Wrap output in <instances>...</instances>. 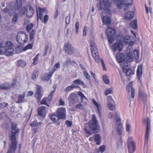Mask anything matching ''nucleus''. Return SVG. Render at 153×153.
<instances>
[{"instance_id": "nucleus-1", "label": "nucleus", "mask_w": 153, "mask_h": 153, "mask_svg": "<svg viewBox=\"0 0 153 153\" xmlns=\"http://www.w3.org/2000/svg\"><path fill=\"white\" fill-rule=\"evenodd\" d=\"M125 53L126 55L125 58L124 54L121 53L117 54L116 58L118 62L120 64V66L123 72L127 76H129L133 75L134 72L129 68L127 63L125 62V61L130 62L134 59L137 60L139 58V52L137 50H134L133 51L132 46L128 45Z\"/></svg>"}, {"instance_id": "nucleus-2", "label": "nucleus", "mask_w": 153, "mask_h": 153, "mask_svg": "<svg viewBox=\"0 0 153 153\" xmlns=\"http://www.w3.org/2000/svg\"><path fill=\"white\" fill-rule=\"evenodd\" d=\"M13 46V43L10 41L7 42L4 45L2 44L0 47V54L5 53L7 56L11 55L14 51Z\"/></svg>"}, {"instance_id": "nucleus-3", "label": "nucleus", "mask_w": 153, "mask_h": 153, "mask_svg": "<svg viewBox=\"0 0 153 153\" xmlns=\"http://www.w3.org/2000/svg\"><path fill=\"white\" fill-rule=\"evenodd\" d=\"M127 30L124 29L123 32L119 34L117 37L120 39V40L121 41V42L123 44V43H125L126 44H130L129 45L132 46L131 45L134 43V42L131 40L129 36L125 35L127 33Z\"/></svg>"}, {"instance_id": "nucleus-4", "label": "nucleus", "mask_w": 153, "mask_h": 153, "mask_svg": "<svg viewBox=\"0 0 153 153\" xmlns=\"http://www.w3.org/2000/svg\"><path fill=\"white\" fill-rule=\"evenodd\" d=\"M90 45L91 47V51L93 57L97 62H100V58L97 49L95 44V40L94 39L90 40Z\"/></svg>"}, {"instance_id": "nucleus-5", "label": "nucleus", "mask_w": 153, "mask_h": 153, "mask_svg": "<svg viewBox=\"0 0 153 153\" xmlns=\"http://www.w3.org/2000/svg\"><path fill=\"white\" fill-rule=\"evenodd\" d=\"M2 12L3 13H8L9 15L11 16H13L12 22L13 23L16 22L17 20L18 16L17 12L13 10V8L12 6H10L8 8L7 7L4 8Z\"/></svg>"}, {"instance_id": "nucleus-6", "label": "nucleus", "mask_w": 153, "mask_h": 153, "mask_svg": "<svg viewBox=\"0 0 153 153\" xmlns=\"http://www.w3.org/2000/svg\"><path fill=\"white\" fill-rule=\"evenodd\" d=\"M115 120V128L117 130V134L119 135L122 134L123 132V127L120 122V119L119 116V113L118 112L115 113L114 117Z\"/></svg>"}, {"instance_id": "nucleus-7", "label": "nucleus", "mask_w": 153, "mask_h": 153, "mask_svg": "<svg viewBox=\"0 0 153 153\" xmlns=\"http://www.w3.org/2000/svg\"><path fill=\"white\" fill-rule=\"evenodd\" d=\"M19 132V130L17 129L16 130L15 132L12 131V134L10 136V139L11 141L12 144L10 146V148L8 151L7 153H14L16 147V139L15 134L16 133Z\"/></svg>"}, {"instance_id": "nucleus-8", "label": "nucleus", "mask_w": 153, "mask_h": 153, "mask_svg": "<svg viewBox=\"0 0 153 153\" xmlns=\"http://www.w3.org/2000/svg\"><path fill=\"white\" fill-rule=\"evenodd\" d=\"M28 39V35L24 32H19L16 36L17 41L20 44H23L26 43Z\"/></svg>"}, {"instance_id": "nucleus-9", "label": "nucleus", "mask_w": 153, "mask_h": 153, "mask_svg": "<svg viewBox=\"0 0 153 153\" xmlns=\"http://www.w3.org/2000/svg\"><path fill=\"white\" fill-rule=\"evenodd\" d=\"M89 126L90 128L94 132H97L100 129V126L95 115H92V120L89 123Z\"/></svg>"}, {"instance_id": "nucleus-10", "label": "nucleus", "mask_w": 153, "mask_h": 153, "mask_svg": "<svg viewBox=\"0 0 153 153\" xmlns=\"http://www.w3.org/2000/svg\"><path fill=\"white\" fill-rule=\"evenodd\" d=\"M98 7L100 10H103L102 12V21L103 24L104 25H107L109 24L111 22L110 17L108 16H110L111 14V11L109 10V8H108V9L110 11V13H108L107 10V9H106V10H105V9L103 8L100 9L99 7Z\"/></svg>"}, {"instance_id": "nucleus-11", "label": "nucleus", "mask_w": 153, "mask_h": 153, "mask_svg": "<svg viewBox=\"0 0 153 153\" xmlns=\"http://www.w3.org/2000/svg\"><path fill=\"white\" fill-rule=\"evenodd\" d=\"M106 32L109 42L110 44L112 43L113 38L116 34L115 30L114 29L108 27L106 29Z\"/></svg>"}, {"instance_id": "nucleus-12", "label": "nucleus", "mask_w": 153, "mask_h": 153, "mask_svg": "<svg viewBox=\"0 0 153 153\" xmlns=\"http://www.w3.org/2000/svg\"><path fill=\"white\" fill-rule=\"evenodd\" d=\"M99 4L97 5L98 7L100 9L103 8L105 9V10L107 9L108 13H110L108 8L111 7V3L109 0H99Z\"/></svg>"}, {"instance_id": "nucleus-13", "label": "nucleus", "mask_w": 153, "mask_h": 153, "mask_svg": "<svg viewBox=\"0 0 153 153\" xmlns=\"http://www.w3.org/2000/svg\"><path fill=\"white\" fill-rule=\"evenodd\" d=\"M127 91L128 92V96L129 100L131 101L133 100L134 97V91L132 88V84L129 83L126 87Z\"/></svg>"}, {"instance_id": "nucleus-14", "label": "nucleus", "mask_w": 153, "mask_h": 153, "mask_svg": "<svg viewBox=\"0 0 153 153\" xmlns=\"http://www.w3.org/2000/svg\"><path fill=\"white\" fill-rule=\"evenodd\" d=\"M128 3H125L124 0H117L116 1V4L117 7L118 9L121 8L122 6L124 4L126 6L131 5L133 4L132 0H127Z\"/></svg>"}, {"instance_id": "nucleus-15", "label": "nucleus", "mask_w": 153, "mask_h": 153, "mask_svg": "<svg viewBox=\"0 0 153 153\" xmlns=\"http://www.w3.org/2000/svg\"><path fill=\"white\" fill-rule=\"evenodd\" d=\"M123 47L122 43L121 42V41L120 40V39L117 37L116 42L113 45V49L115 51H118L120 52L121 51Z\"/></svg>"}, {"instance_id": "nucleus-16", "label": "nucleus", "mask_w": 153, "mask_h": 153, "mask_svg": "<svg viewBox=\"0 0 153 153\" xmlns=\"http://www.w3.org/2000/svg\"><path fill=\"white\" fill-rule=\"evenodd\" d=\"M57 114L60 119H65L66 118V110L64 108H60L57 109Z\"/></svg>"}, {"instance_id": "nucleus-17", "label": "nucleus", "mask_w": 153, "mask_h": 153, "mask_svg": "<svg viewBox=\"0 0 153 153\" xmlns=\"http://www.w3.org/2000/svg\"><path fill=\"white\" fill-rule=\"evenodd\" d=\"M64 48L66 52L69 55L73 53L74 49L73 46L69 43H65L64 45Z\"/></svg>"}, {"instance_id": "nucleus-18", "label": "nucleus", "mask_w": 153, "mask_h": 153, "mask_svg": "<svg viewBox=\"0 0 153 153\" xmlns=\"http://www.w3.org/2000/svg\"><path fill=\"white\" fill-rule=\"evenodd\" d=\"M147 126L145 134V142L147 143L149 137V135L150 131L151 129L150 120L147 118L146 121Z\"/></svg>"}, {"instance_id": "nucleus-19", "label": "nucleus", "mask_w": 153, "mask_h": 153, "mask_svg": "<svg viewBox=\"0 0 153 153\" xmlns=\"http://www.w3.org/2000/svg\"><path fill=\"white\" fill-rule=\"evenodd\" d=\"M36 8L37 20H38L39 19L41 20L43 14L47 13L48 12V10L45 9H41L39 7H36Z\"/></svg>"}, {"instance_id": "nucleus-20", "label": "nucleus", "mask_w": 153, "mask_h": 153, "mask_svg": "<svg viewBox=\"0 0 153 153\" xmlns=\"http://www.w3.org/2000/svg\"><path fill=\"white\" fill-rule=\"evenodd\" d=\"M56 70L55 68H53L51 71L49 73H47L45 74L41 77V79L43 80L48 81L49 80L51 76L53 73L54 71Z\"/></svg>"}, {"instance_id": "nucleus-21", "label": "nucleus", "mask_w": 153, "mask_h": 153, "mask_svg": "<svg viewBox=\"0 0 153 153\" xmlns=\"http://www.w3.org/2000/svg\"><path fill=\"white\" fill-rule=\"evenodd\" d=\"M14 7L12 6L13 10L17 11L19 10L22 7V0H16L14 4Z\"/></svg>"}, {"instance_id": "nucleus-22", "label": "nucleus", "mask_w": 153, "mask_h": 153, "mask_svg": "<svg viewBox=\"0 0 153 153\" xmlns=\"http://www.w3.org/2000/svg\"><path fill=\"white\" fill-rule=\"evenodd\" d=\"M127 147L129 153H133L135 150V144L134 142L128 143Z\"/></svg>"}, {"instance_id": "nucleus-23", "label": "nucleus", "mask_w": 153, "mask_h": 153, "mask_svg": "<svg viewBox=\"0 0 153 153\" xmlns=\"http://www.w3.org/2000/svg\"><path fill=\"white\" fill-rule=\"evenodd\" d=\"M134 13L133 11H129L126 13L124 15V19L127 21H130L133 18Z\"/></svg>"}, {"instance_id": "nucleus-24", "label": "nucleus", "mask_w": 153, "mask_h": 153, "mask_svg": "<svg viewBox=\"0 0 153 153\" xmlns=\"http://www.w3.org/2000/svg\"><path fill=\"white\" fill-rule=\"evenodd\" d=\"M36 91L35 94V97L37 99H40L42 96V95L41 93L42 87L39 85H36Z\"/></svg>"}, {"instance_id": "nucleus-25", "label": "nucleus", "mask_w": 153, "mask_h": 153, "mask_svg": "<svg viewBox=\"0 0 153 153\" xmlns=\"http://www.w3.org/2000/svg\"><path fill=\"white\" fill-rule=\"evenodd\" d=\"M92 101L94 108L97 110L98 113L100 114L101 110V105L100 103L96 102L94 99H92Z\"/></svg>"}, {"instance_id": "nucleus-26", "label": "nucleus", "mask_w": 153, "mask_h": 153, "mask_svg": "<svg viewBox=\"0 0 153 153\" xmlns=\"http://www.w3.org/2000/svg\"><path fill=\"white\" fill-rule=\"evenodd\" d=\"M143 74V66L140 65L138 66L137 71V78L140 80L142 77Z\"/></svg>"}, {"instance_id": "nucleus-27", "label": "nucleus", "mask_w": 153, "mask_h": 153, "mask_svg": "<svg viewBox=\"0 0 153 153\" xmlns=\"http://www.w3.org/2000/svg\"><path fill=\"white\" fill-rule=\"evenodd\" d=\"M38 112L39 115H40L42 117H45L46 114L45 107L44 106H42L39 108L38 109Z\"/></svg>"}, {"instance_id": "nucleus-28", "label": "nucleus", "mask_w": 153, "mask_h": 153, "mask_svg": "<svg viewBox=\"0 0 153 153\" xmlns=\"http://www.w3.org/2000/svg\"><path fill=\"white\" fill-rule=\"evenodd\" d=\"M11 88L10 84L8 83H5L0 84V90H8Z\"/></svg>"}, {"instance_id": "nucleus-29", "label": "nucleus", "mask_w": 153, "mask_h": 153, "mask_svg": "<svg viewBox=\"0 0 153 153\" xmlns=\"http://www.w3.org/2000/svg\"><path fill=\"white\" fill-rule=\"evenodd\" d=\"M24 24L26 25V29L28 32L30 30L33 26V24L27 20H25Z\"/></svg>"}, {"instance_id": "nucleus-30", "label": "nucleus", "mask_w": 153, "mask_h": 153, "mask_svg": "<svg viewBox=\"0 0 153 153\" xmlns=\"http://www.w3.org/2000/svg\"><path fill=\"white\" fill-rule=\"evenodd\" d=\"M139 97L140 99L142 101H145L146 99V95L143 91H141L139 92Z\"/></svg>"}, {"instance_id": "nucleus-31", "label": "nucleus", "mask_w": 153, "mask_h": 153, "mask_svg": "<svg viewBox=\"0 0 153 153\" xmlns=\"http://www.w3.org/2000/svg\"><path fill=\"white\" fill-rule=\"evenodd\" d=\"M94 140L96 145H99L100 144L101 137L100 134H96L94 136Z\"/></svg>"}, {"instance_id": "nucleus-32", "label": "nucleus", "mask_w": 153, "mask_h": 153, "mask_svg": "<svg viewBox=\"0 0 153 153\" xmlns=\"http://www.w3.org/2000/svg\"><path fill=\"white\" fill-rule=\"evenodd\" d=\"M77 99L76 95L73 93H71L68 97V100L71 102H74Z\"/></svg>"}, {"instance_id": "nucleus-33", "label": "nucleus", "mask_w": 153, "mask_h": 153, "mask_svg": "<svg viewBox=\"0 0 153 153\" xmlns=\"http://www.w3.org/2000/svg\"><path fill=\"white\" fill-rule=\"evenodd\" d=\"M34 12L33 9L31 7H29V9L27 10L26 15L27 17H31Z\"/></svg>"}, {"instance_id": "nucleus-34", "label": "nucleus", "mask_w": 153, "mask_h": 153, "mask_svg": "<svg viewBox=\"0 0 153 153\" xmlns=\"http://www.w3.org/2000/svg\"><path fill=\"white\" fill-rule=\"evenodd\" d=\"M79 87V86L77 85L74 84H72L71 85L66 87L65 89V92H68L74 88H77Z\"/></svg>"}, {"instance_id": "nucleus-35", "label": "nucleus", "mask_w": 153, "mask_h": 153, "mask_svg": "<svg viewBox=\"0 0 153 153\" xmlns=\"http://www.w3.org/2000/svg\"><path fill=\"white\" fill-rule=\"evenodd\" d=\"M50 117L52 121L54 122H57L60 119V118L56 114H51Z\"/></svg>"}, {"instance_id": "nucleus-36", "label": "nucleus", "mask_w": 153, "mask_h": 153, "mask_svg": "<svg viewBox=\"0 0 153 153\" xmlns=\"http://www.w3.org/2000/svg\"><path fill=\"white\" fill-rule=\"evenodd\" d=\"M113 90L114 88L112 87L110 88H106L105 91V95L106 96L109 94H112Z\"/></svg>"}, {"instance_id": "nucleus-37", "label": "nucleus", "mask_w": 153, "mask_h": 153, "mask_svg": "<svg viewBox=\"0 0 153 153\" xmlns=\"http://www.w3.org/2000/svg\"><path fill=\"white\" fill-rule=\"evenodd\" d=\"M130 27L134 29H136L137 27V22L136 20H133L130 23Z\"/></svg>"}, {"instance_id": "nucleus-38", "label": "nucleus", "mask_w": 153, "mask_h": 153, "mask_svg": "<svg viewBox=\"0 0 153 153\" xmlns=\"http://www.w3.org/2000/svg\"><path fill=\"white\" fill-rule=\"evenodd\" d=\"M126 131L129 133H131V126L130 124L128 123H127L126 124Z\"/></svg>"}, {"instance_id": "nucleus-39", "label": "nucleus", "mask_w": 153, "mask_h": 153, "mask_svg": "<svg viewBox=\"0 0 153 153\" xmlns=\"http://www.w3.org/2000/svg\"><path fill=\"white\" fill-rule=\"evenodd\" d=\"M39 72L37 71H34L32 74L31 76V78L34 80H36L38 76Z\"/></svg>"}, {"instance_id": "nucleus-40", "label": "nucleus", "mask_w": 153, "mask_h": 153, "mask_svg": "<svg viewBox=\"0 0 153 153\" xmlns=\"http://www.w3.org/2000/svg\"><path fill=\"white\" fill-rule=\"evenodd\" d=\"M73 84H76V85H79L81 84L82 85H83L84 87H85V85L84 84V82L80 79H76L74 80L73 82Z\"/></svg>"}, {"instance_id": "nucleus-41", "label": "nucleus", "mask_w": 153, "mask_h": 153, "mask_svg": "<svg viewBox=\"0 0 153 153\" xmlns=\"http://www.w3.org/2000/svg\"><path fill=\"white\" fill-rule=\"evenodd\" d=\"M35 34V30H33L30 33H29V39L30 41H32L34 39Z\"/></svg>"}, {"instance_id": "nucleus-42", "label": "nucleus", "mask_w": 153, "mask_h": 153, "mask_svg": "<svg viewBox=\"0 0 153 153\" xmlns=\"http://www.w3.org/2000/svg\"><path fill=\"white\" fill-rule=\"evenodd\" d=\"M103 81L106 84H108L109 83V80L106 75H104L102 76Z\"/></svg>"}, {"instance_id": "nucleus-43", "label": "nucleus", "mask_w": 153, "mask_h": 153, "mask_svg": "<svg viewBox=\"0 0 153 153\" xmlns=\"http://www.w3.org/2000/svg\"><path fill=\"white\" fill-rule=\"evenodd\" d=\"M17 64L19 66H24L26 65V62L23 60H19L17 61Z\"/></svg>"}, {"instance_id": "nucleus-44", "label": "nucleus", "mask_w": 153, "mask_h": 153, "mask_svg": "<svg viewBox=\"0 0 153 153\" xmlns=\"http://www.w3.org/2000/svg\"><path fill=\"white\" fill-rule=\"evenodd\" d=\"M42 124V122L38 123L36 121H33L30 124V126H41Z\"/></svg>"}, {"instance_id": "nucleus-45", "label": "nucleus", "mask_w": 153, "mask_h": 153, "mask_svg": "<svg viewBox=\"0 0 153 153\" xmlns=\"http://www.w3.org/2000/svg\"><path fill=\"white\" fill-rule=\"evenodd\" d=\"M33 46V44H29L23 48V51H25L28 49H31Z\"/></svg>"}, {"instance_id": "nucleus-46", "label": "nucleus", "mask_w": 153, "mask_h": 153, "mask_svg": "<svg viewBox=\"0 0 153 153\" xmlns=\"http://www.w3.org/2000/svg\"><path fill=\"white\" fill-rule=\"evenodd\" d=\"M26 10V9L25 7H22L18 11V13L20 15L25 14Z\"/></svg>"}, {"instance_id": "nucleus-47", "label": "nucleus", "mask_w": 153, "mask_h": 153, "mask_svg": "<svg viewBox=\"0 0 153 153\" xmlns=\"http://www.w3.org/2000/svg\"><path fill=\"white\" fill-rule=\"evenodd\" d=\"M83 74L84 76H85L86 79L88 80L90 79V76L88 73L86 71H84Z\"/></svg>"}, {"instance_id": "nucleus-48", "label": "nucleus", "mask_w": 153, "mask_h": 153, "mask_svg": "<svg viewBox=\"0 0 153 153\" xmlns=\"http://www.w3.org/2000/svg\"><path fill=\"white\" fill-rule=\"evenodd\" d=\"M113 103H107V106L108 108L111 110H112L114 108V106L112 104Z\"/></svg>"}, {"instance_id": "nucleus-49", "label": "nucleus", "mask_w": 153, "mask_h": 153, "mask_svg": "<svg viewBox=\"0 0 153 153\" xmlns=\"http://www.w3.org/2000/svg\"><path fill=\"white\" fill-rule=\"evenodd\" d=\"M107 103H113L114 100H113L111 96H108L107 97Z\"/></svg>"}, {"instance_id": "nucleus-50", "label": "nucleus", "mask_w": 153, "mask_h": 153, "mask_svg": "<svg viewBox=\"0 0 153 153\" xmlns=\"http://www.w3.org/2000/svg\"><path fill=\"white\" fill-rule=\"evenodd\" d=\"M39 55V53H38L35 56V58L33 59V63L34 65H36L38 62V57Z\"/></svg>"}, {"instance_id": "nucleus-51", "label": "nucleus", "mask_w": 153, "mask_h": 153, "mask_svg": "<svg viewBox=\"0 0 153 153\" xmlns=\"http://www.w3.org/2000/svg\"><path fill=\"white\" fill-rule=\"evenodd\" d=\"M55 91V90H53L51 92V93L50 95H49L48 97V99L50 101H51V100L53 98V95Z\"/></svg>"}, {"instance_id": "nucleus-52", "label": "nucleus", "mask_w": 153, "mask_h": 153, "mask_svg": "<svg viewBox=\"0 0 153 153\" xmlns=\"http://www.w3.org/2000/svg\"><path fill=\"white\" fill-rule=\"evenodd\" d=\"M146 10V12L147 13H148L149 11L152 14V7H149L148 8L147 6L145 5Z\"/></svg>"}, {"instance_id": "nucleus-53", "label": "nucleus", "mask_w": 153, "mask_h": 153, "mask_svg": "<svg viewBox=\"0 0 153 153\" xmlns=\"http://www.w3.org/2000/svg\"><path fill=\"white\" fill-rule=\"evenodd\" d=\"M105 150V146L104 145L102 146L99 148V151L101 153H102Z\"/></svg>"}, {"instance_id": "nucleus-54", "label": "nucleus", "mask_w": 153, "mask_h": 153, "mask_svg": "<svg viewBox=\"0 0 153 153\" xmlns=\"http://www.w3.org/2000/svg\"><path fill=\"white\" fill-rule=\"evenodd\" d=\"M79 95L81 97L82 100L85 99L86 100V98L83 93L81 91H79L78 93Z\"/></svg>"}, {"instance_id": "nucleus-55", "label": "nucleus", "mask_w": 153, "mask_h": 153, "mask_svg": "<svg viewBox=\"0 0 153 153\" xmlns=\"http://www.w3.org/2000/svg\"><path fill=\"white\" fill-rule=\"evenodd\" d=\"M79 26V22H76L75 24V28L76 32L77 34L78 33Z\"/></svg>"}, {"instance_id": "nucleus-56", "label": "nucleus", "mask_w": 153, "mask_h": 153, "mask_svg": "<svg viewBox=\"0 0 153 153\" xmlns=\"http://www.w3.org/2000/svg\"><path fill=\"white\" fill-rule=\"evenodd\" d=\"M49 19V16H48L47 15H45L44 17L43 18V22L45 23H46Z\"/></svg>"}, {"instance_id": "nucleus-57", "label": "nucleus", "mask_w": 153, "mask_h": 153, "mask_svg": "<svg viewBox=\"0 0 153 153\" xmlns=\"http://www.w3.org/2000/svg\"><path fill=\"white\" fill-rule=\"evenodd\" d=\"M101 62L103 70L106 71V69L104 61L102 59H101Z\"/></svg>"}, {"instance_id": "nucleus-58", "label": "nucleus", "mask_w": 153, "mask_h": 153, "mask_svg": "<svg viewBox=\"0 0 153 153\" xmlns=\"http://www.w3.org/2000/svg\"><path fill=\"white\" fill-rule=\"evenodd\" d=\"M70 15H68L66 18L65 22L67 24H68L70 22Z\"/></svg>"}, {"instance_id": "nucleus-59", "label": "nucleus", "mask_w": 153, "mask_h": 153, "mask_svg": "<svg viewBox=\"0 0 153 153\" xmlns=\"http://www.w3.org/2000/svg\"><path fill=\"white\" fill-rule=\"evenodd\" d=\"M24 97V95H20L18 97V100L19 102H20L22 101Z\"/></svg>"}, {"instance_id": "nucleus-60", "label": "nucleus", "mask_w": 153, "mask_h": 153, "mask_svg": "<svg viewBox=\"0 0 153 153\" xmlns=\"http://www.w3.org/2000/svg\"><path fill=\"white\" fill-rule=\"evenodd\" d=\"M76 107L77 108H79L80 109H82L83 108V106L82 104L81 103H79V104H77Z\"/></svg>"}, {"instance_id": "nucleus-61", "label": "nucleus", "mask_w": 153, "mask_h": 153, "mask_svg": "<svg viewBox=\"0 0 153 153\" xmlns=\"http://www.w3.org/2000/svg\"><path fill=\"white\" fill-rule=\"evenodd\" d=\"M17 81V80L16 79H13V80L11 83L10 85L11 86V88L12 87H14L16 85V83Z\"/></svg>"}, {"instance_id": "nucleus-62", "label": "nucleus", "mask_w": 153, "mask_h": 153, "mask_svg": "<svg viewBox=\"0 0 153 153\" xmlns=\"http://www.w3.org/2000/svg\"><path fill=\"white\" fill-rule=\"evenodd\" d=\"M8 105L7 103L6 102H3L0 105V107L1 108H4V107L7 106Z\"/></svg>"}, {"instance_id": "nucleus-63", "label": "nucleus", "mask_w": 153, "mask_h": 153, "mask_svg": "<svg viewBox=\"0 0 153 153\" xmlns=\"http://www.w3.org/2000/svg\"><path fill=\"white\" fill-rule=\"evenodd\" d=\"M65 123L67 125L68 127H70L72 124V122L67 120L65 121Z\"/></svg>"}, {"instance_id": "nucleus-64", "label": "nucleus", "mask_w": 153, "mask_h": 153, "mask_svg": "<svg viewBox=\"0 0 153 153\" xmlns=\"http://www.w3.org/2000/svg\"><path fill=\"white\" fill-rule=\"evenodd\" d=\"M90 73L91 76L96 81L97 80V78L96 77V75L94 74L92 71H90Z\"/></svg>"}]
</instances>
